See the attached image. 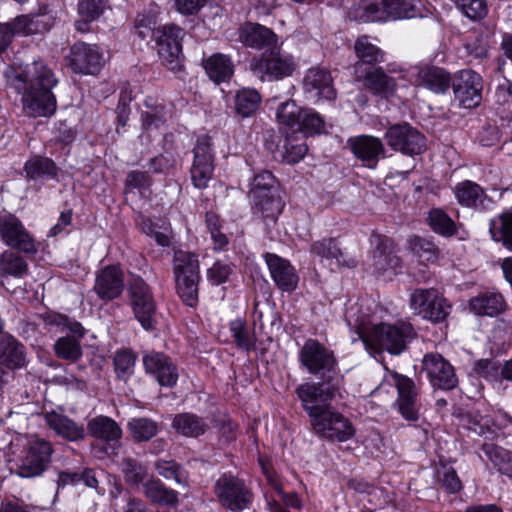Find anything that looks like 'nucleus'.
Wrapping results in <instances>:
<instances>
[{"mask_svg": "<svg viewBox=\"0 0 512 512\" xmlns=\"http://www.w3.org/2000/svg\"><path fill=\"white\" fill-rule=\"evenodd\" d=\"M388 381L397 390V399L394 405L397 407L398 412L407 421H417L419 419L420 403L418 400V388L414 381L397 372H390Z\"/></svg>", "mask_w": 512, "mask_h": 512, "instance_id": "f8f14e48", "label": "nucleus"}, {"mask_svg": "<svg viewBox=\"0 0 512 512\" xmlns=\"http://www.w3.org/2000/svg\"><path fill=\"white\" fill-rule=\"evenodd\" d=\"M9 85L21 95L25 113L31 117H50L57 102L52 89L58 80L42 60L11 67L5 72Z\"/></svg>", "mask_w": 512, "mask_h": 512, "instance_id": "f03ea898", "label": "nucleus"}, {"mask_svg": "<svg viewBox=\"0 0 512 512\" xmlns=\"http://www.w3.org/2000/svg\"><path fill=\"white\" fill-rule=\"evenodd\" d=\"M492 239L512 250V212H504L490 222Z\"/></svg>", "mask_w": 512, "mask_h": 512, "instance_id": "79ce46f5", "label": "nucleus"}, {"mask_svg": "<svg viewBox=\"0 0 512 512\" xmlns=\"http://www.w3.org/2000/svg\"><path fill=\"white\" fill-rule=\"evenodd\" d=\"M156 24L157 21L155 15H138L135 22L136 33L142 40H145L148 37L154 39L157 30Z\"/></svg>", "mask_w": 512, "mask_h": 512, "instance_id": "69168bd1", "label": "nucleus"}, {"mask_svg": "<svg viewBox=\"0 0 512 512\" xmlns=\"http://www.w3.org/2000/svg\"><path fill=\"white\" fill-rule=\"evenodd\" d=\"M422 364L433 388L449 391L457 386L455 369L442 355L429 353L424 356Z\"/></svg>", "mask_w": 512, "mask_h": 512, "instance_id": "6ab92c4d", "label": "nucleus"}, {"mask_svg": "<svg viewBox=\"0 0 512 512\" xmlns=\"http://www.w3.org/2000/svg\"><path fill=\"white\" fill-rule=\"evenodd\" d=\"M127 429L136 443L147 442L158 433V423L147 417H134L127 423Z\"/></svg>", "mask_w": 512, "mask_h": 512, "instance_id": "a19ab883", "label": "nucleus"}, {"mask_svg": "<svg viewBox=\"0 0 512 512\" xmlns=\"http://www.w3.org/2000/svg\"><path fill=\"white\" fill-rule=\"evenodd\" d=\"M229 329L238 348L250 351L255 348L256 337L241 319L230 322Z\"/></svg>", "mask_w": 512, "mask_h": 512, "instance_id": "5fc2aeb1", "label": "nucleus"}, {"mask_svg": "<svg viewBox=\"0 0 512 512\" xmlns=\"http://www.w3.org/2000/svg\"><path fill=\"white\" fill-rule=\"evenodd\" d=\"M0 236L10 248L25 254H36L38 247L34 237L13 214H0Z\"/></svg>", "mask_w": 512, "mask_h": 512, "instance_id": "ddd939ff", "label": "nucleus"}, {"mask_svg": "<svg viewBox=\"0 0 512 512\" xmlns=\"http://www.w3.org/2000/svg\"><path fill=\"white\" fill-rule=\"evenodd\" d=\"M232 273V265L216 261L207 270V279L212 285L218 286L228 281Z\"/></svg>", "mask_w": 512, "mask_h": 512, "instance_id": "e2e57ef3", "label": "nucleus"}, {"mask_svg": "<svg viewBox=\"0 0 512 512\" xmlns=\"http://www.w3.org/2000/svg\"><path fill=\"white\" fill-rule=\"evenodd\" d=\"M124 285L122 269L118 265H107L96 271L93 291L100 300L109 302L120 297Z\"/></svg>", "mask_w": 512, "mask_h": 512, "instance_id": "aec40b11", "label": "nucleus"}, {"mask_svg": "<svg viewBox=\"0 0 512 512\" xmlns=\"http://www.w3.org/2000/svg\"><path fill=\"white\" fill-rule=\"evenodd\" d=\"M275 177L270 171L263 170L256 174L251 182L249 195L257 193H274Z\"/></svg>", "mask_w": 512, "mask_h": 512, "instance_id": "680f3d73", "label": "nucleus"}, {"mask_svg": "<svg viewBox=\"0 0 512 512\" xmlns=\"http://www.w3.org/2000/svg\"><path fill=\"white\" fill-rule=\"evenodd\" d=\"M497 104L500 106V113L505 114L512 120V84L508 87L500 86L495 92Z\"/></svg>", "mask_w": 512, "mask_h": 512, "instance_id": "774afa93", "label": "nucleus"}, {"mask_svg": "<svg viewBox=\"0 0 512 512\" xmlns=\"http://www.w3.org/2000/svg\"><path fill=\"white\" fill-rule=\"evenodd\" d=\"M250 198L253 215L263 221L266 235L273 240L278 234L277 220L284 208L282 199L275 193H257Z\"/></svg>", "mask_w": 512, "mask_h": 512, "instance_id": "f3484780", "label": "nucleus"}, {"mask_svg": "<svg viewBox=\"0 0 512 512\" xmlns=\"http://www.w3.org/2000/svg\"><path fill=\"white\" fill-rule=\"evenodd\" d=\"M184 30L175 24L157 27L154 40L159 58L164 66L177 73L182 69V39Z\"/></svg>", "mask_w": 512, "mask_h": 512, "instance_id": "6e6552de", "label": "nucleus"}, {"mask_svg": "<svg viewBox=\"0 0 512 512\" xmlns=\"http://www.w3.org/2000/svg\"><path fill=\"white\" fill-rule=\"evenodd\" d=\"M296 64L292 55L282 51L276 45L266 49L251 62V70L262 82L282 80L292 75Z\"/></svg>", "mask_w": 512, "mask_h": 512, "instance_id": "0eeeda50", "label": "nucleus"}, {"mask_svg": "<svg viewBox=\"0 0 512 512\" xmlns=\"http://www.w3.org/2000/svg\"><path fill=\"white\" fill-rule=\"evenodd\" d=\"M136 355L129 350L117 351L114 355V368L121 380H127L134 372Z\"/></svg>", "mask_w": 512, "mask_h": 512, "instance_id": "bf43d9fd", "label": "nucleus"}, {"mask_svg": "<svg viewBox=\"0 0 512 512\" xmlns=\"http://www.w3.org/2000/svg\"><path fill=\"white\" fill-rule=\"evenodd\" d=\"M128 292L135 318L145 330L154 329L156 324V303L149 285L141 277L132 276Z\"/></svg>", "mask_w": 512, "mask_h": 512, "instance_id": "1a4fd4ad", "label": "nucleus"}, {"mask_svg": "<svg viewBox=\"0 0 512 512\" xmlns=\"http://www.w3.org/2000/svg\"><path fill=\"white\" fill-rule=\"evenodd\" d=\"M214 492L221 506L231 512L249 509L254 499L245 481L231 473H224L216 480Z\"/></svg>", "mask_w": 512, "mask_h": 512, "instance_id": "423d86ee", "label": "nucleus"}, {"mask_svg": "<svg viewBox=\"0 0 512 512\" xmlns=\"http://www.w3.org/2000/svg\"><path fill=\"white\" fill-rule=\"evenodd\" d=\"M87 431L92 437L106 444V453H116L122 436V429L116 421L103 415L96 416L88 421Z\"/></svg>", "mask_w": 512, "mask_h": 512, "instance_id": "393cba45", "label": "nucleus"}, {"mask_svg": "<svg viewBox=\"0 0 512 512\" xmlns=\"http://www.w3.org/2000/svg\"><path fill=\"white\" fill-rule=\"evenodd\" d=\"M45 325L49 328H58L60 332H69L74 335L84 336V328L79 322L71 321L67 316L57 313L44 317Z\"/></svg>", "mask_w": 512, "mask_h": 512, "instance_id": "4d7b16f0", "label": "nucleus"}, {"mask_svg": "<svg viewBox=\"0 0 512 512\" xmlns=\"http://www.w3.org/2000/svg\"><path fill=\"white\" fill-rule=\"evenodd\" d=\"M240 37L245 45L256 49H269L277 42V36L271 29L253 23L242 28Z\"/></svg>", "mask_w": 512, "mask_h": 512, "instance_id": "473e14b6", "label": "nucleus"}, {"mask_svg": "<svg viewBox=\"0 0 512 512\" xmlns=\"http://www.w3.org/2000/svg\"><path fill=\"white\" fill-rule=\"evenodd\" d=\"M204 69L212 81L221 83L232 77L234 65L228 56L215 53L204 60Z\"/></svg>", "mask_w": 512, "mask_h": 512, "instance_id": "e433bc0d", "label": "nucleus"}, {"mask_svg": "<svg viewBox=\"0 0 512 512\" xmlns=\"http://www.w3.org/2000/svg\"><path fill=\"white\" fill-rule=\"evenodd\" d=\"M53 448L50 442L36 439L30 442L26 454L18 464V474L23 478L40 476L48 467Z\"/></svg>", "mask_w": 512, "mask_h": 512, "instance_id": "4468645a", "label": "nucleus"}, {"mask_svg": "<svg viewBox=\"0 0 512 512\" xmlns=\"http://www.w3.org/2000/svg\"><path fill=\"white\" fill-rule=\"evenodd\" d=\"M108 0H80L78 12L83 18L96 20L104 12Z\"/></svg>", "mask_w": 512, "mask_h": 512, "instance_id": "0e129e2a", "label": "nucleus"}, {"mask_svg": "<svg viewBox=\"0 0 512 512\" xmlns=\"http://www.w3.org/2000/svg\"><path fill=\"white\" fill-rule=\"evenodd\" d=\"M419 15L413 0H389L379 3H359L349 11V16L359 22H385L411 19Z\"/></svg>", "mask_w": 512, "mask_h": 512, "instance_id": "7ed1b4c3", "label": "nucleus"}, {"mask_svg": "<svg viewBox=\"0 0 512 512\" xmlns=\"http://www.w3.org/2000/svg\"><path fill=\"white\" fill-rule=\"evenodd\" d=\"M419 85L435 92L444 93L450 86L449 74L442 68L425 67L418 72Z\"/></svg>", "mask_w": 512, "mask_h": 512, "instance_id": "58836bf2", "label": "nucleus"}, {"mask_svg": "<svg viewBox=\"0 0 512 512\" xmlns=\"http://www.w3.org/2000/svg\"><path fill=\"white\" fill-rule=\"evenodd\" d=\"M370 242L373 247L371 265L375 273L382 274L388 270L396 272L401 267V259L395 254L393 241L390 238L373 233Z\"/></svg>", "mask_w": 512, "mask_h": 512, "instance_id": "4be33fe9", "label": "nucleus"}, {"mask_svg": "<svg viewBox=\"0 0 512 512\" xmlns=\"http://www.w3.org/2000/svg\"><path fill=\"white\" fill-rule=\"evenodd\" d=\"M304 137L325 133V121L323 117L312 108H305L302 114L297 133Z\"/></svg>", "mask_w": 512, "mask_h": 512, "instance_id": "864d4df0", "label": "nucleus"}, {"mask_svg": "<svg viewBox=\"0 0 512 512\" xmlns=\"http://www.w3.org/2000/svg\"><path fill=\"white\" fill-rule=\"evenodd\" d=\"M354 50L358 58L354 65L355 76L363 75L364 71L384 61V52L371 43L368 36L358 37L354 44Z\"/></svg>", "mask_w": 512, "mask_h": 512, "instance_id": "c85d7f7f", "label": "nucleus"}, {"mask_svg": "<svg viewBox=\"0 0 512 512\" xmlns=\"http://www.w3.org/2000/svg\"><path fill=\"white\" fill-rule=\"evenodd\" d=\"M305 108L298 106L295 101L281 103L276 111V119L281 127L297 132Z\"/></svg>", "mask_w": 512, "mask_h": 512, "instance_id": "de8ad7c7", "label": "nucleus"}, {"mask_svg": "<svg viewBox=\"0 0 512 512\" xmlns=\"http://www.w3.org/2000/svg\"><path fill=\"white\" fill-rule=\"evenodd\" d=\"M454 196L462 207L472 208L479 211L489 209L492 199L485 190L476 182L464 180L453 188Z\"/></svg>", "mask_w": 512, "mask_h": 512, "instance_id": "a878e982", "label": "nucleus"}, {"mask_svg": "<svg viewBox=\"0 0 512 512\" xmlns=\"http://www.w3.org/2000/svg\"><path fill=\"white\" fill-rule=\"evenodd\" d=\"M338 391L331 377L327 387L323 383H303L295 389L313 432L329 441L345 442L354 436L355 429L350 420L331 405Z\"/></svg>", "mask_w": 512, "mask_h": 512, "instance_id": "f257e3e1", "label": "nucleus"}, {"mask_svg": "<svg viewBox=\"0 0 512 512\" xmlns=\"http://www.w3.org/2000/svg\"><path fill=\"white\" fill-rule=\"evenodd\" d=\"M145 371L151 374L161 386L176 385L179 374L177 366L161 352H151L143 357Z\"/></svg>", "mask_w": 512, "mask_h": 512, "instance_id": "5701e85b", "label": "nucleus"}, {"mask_svg": "<svg viewBox=\"0 0 512 512\" xmlns=\"http://www.w3.org/2000/svg\"><path fill=\"white\" fill-rule=\"evenodd\" d=\"M82 337L74 334L60 337L54 344L56 355L73 362L79 360L82 356L80 345V338Z\"/></svg>", "mask_w": 512, "mask_h": 512, "instance_id": "3c124183", "label": "nucleus"}, {"mask_svg": "<svg viewBox=\"0 0 512 512\" xmlns=\"http://www.w3.org/2000/svg\"><path fill=\"white\" fill-rule=\"evenodd\" d=\"M483 453L497 470L512 478V452L493 443H484L481 447Z\"/></svg>", "mask_w": 512, "mask_h": 512, "instance_id": "ea45409f", "label": "nucleus"}, {"mask_svg": "<svg viewBox=\"0 0 512 512\" xmlns=\"http://www.w3.org/2000/svg\"><path fill=\"white\" fill-rule=\"evenodd\" d=\"M121 471L125 482L131 487H144L147 479H150L148 468L137 459L127 457L122 460Z\"/></svg>", "mask_w": 512, "mask_h": 512, "instance_id": "a18cd8bd", "label": "nucleus"}, {"mask_svg": "<svg viewBox=\"0 0 512 512\" xmlns=\"http://www.w3.org/2000/svg\"><path fill=\"white\" fill-rule=\"evenodd\" d=\"M263 257L275 285L283 292L294 291L297 288L299 276L291 263L274 253L267 252Z\"/></svg>", "mask_w": 512, "mask_h": 512, "instance_id": "b1692460", "label": "nucleus"}, {"mask_svg": "<svg viewBox=\"0 0 512 512\" xmlns=\"http://www.w3.org/2000/svg\"><path fill=\"white\" fill-rule=\"evenodd\" d=\"M142 493L148 500L159 506L175 507L178 504V493L154 477L147 479Z\"/></svg>", "mask_w": 512, "mask_h": 512, "instance_id": "f704fd0d", "label": "nucleus"}, {"mask_svg": "<svg viewBox=\"0 0 512 512\" xmlns=\"http://www.w3.org/2000/svg\"><path fill=\"white\" fill-rule=\"evenodd\" d=\"M24 172L29 180H48L56 178L58 167L52 159L35 155L26 161Z\"/></svg>", "mask_w": 512, "mask_h": 512, "instance_id": "4c0bfd02", "label": "nucleus"}, {"mask_svg": "<svg viewBox=\"0 0 512 512\" xmlns=\"http://www.w3.org/2000/svg\"><path fill=\"white\" fill-rule=\"evenodd\" d=\"M46 425L54 431V433L69 441L79 442L86 437V429L83 424L74 421L63 413L49 411L44 414Z\"/></svg>", "mask_w": 512, "mask_h": 512, "instance_id": "bb28decb", "label": "nucleus"}, {"mask_svg": "<svg viewBox=\"0 0 512 512\" xmlns=\"http://www.w3.org/2000/svg\"><path fill=\"white\" fill-rule=\"evenodd\" d=\"M175 277L176 290L182 301L190 307L198 303L200 274L196 275H177Z\"/></svg>", "mask_w": 512, "mask_h": 512, "instance_id": "37998d69", "label": "nucleus"}, {"mask_svg": "<svg viewBox=\"0 0 512 512\" xmlns=\"http://www.w3.org/2000/svg\"><path fill=\"white\" fill-rule=\"evenodd\" d=\"M171 426L178 434L189 438H198L205 434L209 428L203 417L191 412L176 414Z\"/></svg>", "mask_w": 512, "mask_h": 512, "instance_id": "72a5a7b5", "label": "nucleus"}, {"mask_svg": "<svg viewBox=\"0 0 512 512\" xmlns=\"http://www.w3.org/2000/svg\"><path fill=\"white\" fill-rule=\"evenodd\" d=\"M410 246L421 262H434L438 257V247L428 239L414 237L410 240Z\"/></svg>", "mask_w": 512, "mask_h": 512, "instance_id": "13d9d810", "label": "nucleus"}, {"mask_svg": "<svg viewBox=\"0 0 512 512\" xmlns=\"http://www.w3.org/2000/svg\"><path fill=\"white\" fill-rule=\"evenodd\" d=\"M469 308L478 316L495 317L504 311L505 300L498 292L484 291L470 299Z\"/></svg>", "mask_w": 512, "mask_h": 512, "instance_id": "7c9ffc66", "label": "nucleus"}, {"mask_svg": "<svg viewBox=\"0 0 512 512\" xmlns=\"http://www.w3.org/2000/svg\"><path fill=\"white\" fill-rule=\"evenodd\" d=\"M155 469L165 479H173L179 485L187 483V472L176 461L159 459L155 462Z\"/></svg>", "mask_w": 512, "mask_h": 512, "instance_id": "6e6d98bb", "label": "nucleus"}, {"mask_svg": "<svg viewBox=\"0 0 512 512\" xmlns=\"http://www.w3.org/2000/svg\"><path fill=\"white\" fill-rule=\"evenodd\" d=\"M67 61L73 72L94 75L102 68L104 57L98 45L76 42L70 49Z\"/></svg>", "mask_w": 512, "mask_h": 512, "instance_id": "a211bd4d", "label": "nucleus"}, {"mask_svg": "<svg viewBox=\"0 0 512 512\" xmlns=\"http://www.w3.org/2000/svg\"><path fill=\"white\" fill-rule=\"evenodd\" d=\"M310 253L315 257H319L322 261L335 260L338 264L341 263L343 257V252L337 240L331 237L313 241L310 246Z\"/></svg>", "mask_w": 512, "mask_h": 512, "instance_id": "8fccbe9b", "label": "nucleus"}, {"mask_svg": "<svg viewBox=\"0 0 512 512\" xmlns=\"http://www.w3.org/2000/svg\"><path fill=\"white\" fill-rule=\"evenodd\" d=\"M456 7L469 19L481 20L488 13L486 0H456Z\"/></svg>", "mask_w": 512, "mask_h": 512, "instance_id": "052dcab7", "label": "nucleus"}, {"mask_svg": "<svg viewBox=\"0 0 512 512\" xmlns=\"http://www.w3.org/2000/svg\"><path fill=\"white\" fill-rule=\"evenodd\" d=\"M25 360L24 346L12 335L0 332V362L11 368H21Z\"/></svg>", "mask_w": 512, "mask_h": 512, "instance_id": "c9c22d12", "label": "nucleus"}, {"mask_svg": "<svg viewBox=\"0 0 512 512\" xmlns=\"http://www.w3.org/2000/svg\"><path fill=\"white\" fill-rule=\"evenodd\" d=\"M410 307L414 314L433 323L446 319L451 306L434 288H418L410 294Z\"/></svg>", "mask_w": 512, "mask_h": 512, "instance_id": "9d476101", "label": "nucleus"}, {"mask_svg": "<svg viewBox=\"0 0 512 512\" xmlns=\"http://www.w3.org/2000/svg\"><path fill=\"white\" fill-rule=\"evenodd\" d=\"M194 161L190 170L193 185L198 189L208 186L214 171V154L211 138L207 135L198 137L194 147Z\"/></svg>", "mask_w": 512, "mask_h": 512, "instance_id": "dca6fc26", "label": "nucleus"}, {"mask_svg": "<svg viewBox=\"0 0 512 512\" xmlns=\"http://www.w3.org/2000/svg\"><path fill=\"white\" fill-rule=\"evenodd\" d=\"M455 99L463 108L477 107L482 100V78L470 69H464L455 74L452 80Z\"/></svg>", "mask_w": 512, "mask_h": 512, "instance_id": "2eb2a0df", "label": "nucleus"}, {"mask_svg": "<svg viewBox=\"0 0 512 512\" xmlns=\"http://www.w3.org/2000/svg\"><path fill=\"white\" fill-rule=\"evenodd\" d=\"M384 139L393 151L406 156L420 155L426 150L425 136L408 123L390 126Z\"/></svg>", "mask_w": 512, "mask_h": 512, "instance_id": "9b49d317", "label": "nucleus"}, {"mask_svg": "<svg viewBox=\"0 0 512 512\" xmlns=\"http://www.w3.org/2000/svg\"><path fill=\"white\" fill-rule=\"evenodd\" d=\"M304 90L312 98L332 100L336 97L333 80L329 71L323 68L309 69L304 77Z\"/></svg>", "mask_w": 512, "mask_h": 512, "instance_id": "cd10ccee", "label": "nucleus"}, {"mask_svg": "<svg viewBox=\"0 0 512 512\" xmlns=\"http://www.w3.org/2000/svg\"><path fill=\"white\" fill-rule=\"evenodd\" d=\"M0 512H47V510L40 506L26 504L20 499H13L1 502Z\"/></svg>", "mask_w": 512, "mask_h": 512, "instance_id": "338daca9", "label": "nucleus"}, {"mask_svg": "<svg viewBox=\"0 0 512 512\" xmlns=\"http://www.w3.org/2000/svg\"><path fill=\"white\" fill-rule=\"evenodd\" d=\"M299 361L310 374L322 375L323 383L328 386L331 377L332 383L339 386V379L336 376V359L331 350L315 339H308L299 351Z\"/></svg>", "mask_w": 512, "mask_h": 512, "instance_id": "39448f33", "label": "nucleus"}, {"mask_svg": "<svg viewBox=\"0 0 512 512\" xmlns=\"http://www.w3.org/2000/svg\"><path fill=\"white\" fill-rule=\"evenodd\" d=\"M414 335L415 332L411 324L380 323L375 325L369 334L363 336L362 341L368 350L375 352L386 350L391 354L399 355Z\"/></svg>", "mask_w": 512, "mask_h": 512, "instance_id": "20e7f679", "label": "nucleus"}, {"mask_svg": "<svg viewBox=\"0 0 512 512\" xmlns=\"http://www.w3.org/2000/svg\"><path fill=\"white\" fill-rule=\"evenodd\" d=\"M173 273L177 275L200 274L198 256L192 252L177 250L173 256Z\"/></svg>", "mask_w": 512, "mask_h": 512, "instance_id": "603ef678", "label": "nucleus"}, {"mask_svg": "<svg viewBox=\"0 0 512 512\" xmlns=\"http://www.w3.org/2000/svg\"><path fill=\"white\" fill-rule=\"evenodd\" d=\"M427 222L434 233L446 238L458 232L455 221L441 208H432L428 213Z\"/></svg>", "mask_w": 512, "mask_h": 512, "instance_id": "c03bdc74", "label": "nucleus"}, {"mask_svg": "<svg viewBox=\"0 0 512 512\" xmlns=\"http://www.w3.org/2000/svg\"><path fill=\"white\" fill-rule=\"evenodd\" d=\"M28 273V264L23 257L13 251L0 255V277L22 278Z\"/></svg>", "mask_w": 512, "mask_h": 512, "instance_id": "49530a36", "label": "nucleus"}, {"mask_svg": "<svg viewBox=\"0 0 512 512\" xmlns=\"http://www.w3.org/2000/svg\"><path fill=\"white\" fill-rule=\"evenodd\" d=\"M357 80H363L365 86L374 94L389 97L396 90V81L388 76L380 67H370L363 75H356Z\"/></svg>", "mask_w": 512, "mask_h": 512, "instance_id": "2f4dec72", "label": "nucleus"}, {"mask_svg": "<svg viewBox=\"0 0 512 512\" xmlns=\"http://www.w3.org/2000/svg\"><path fill=\"white\" fill-rule=\"evenodd\" d=\"M347 145L363 166L375 169L381 158H386V149L382 140L372 135L350 137Z\"/></svg>", "mask_w": 512, "mask_h": 512, "instance_id": "412c9836", "label": "nucleus"}, {"mask_svg": "<svg viewBox=\"0 0 512 512\" xmlns=\"http://www.w3.org/2000/svg\"><path fill=\"white\" fill-rule=\"evenodd\" d=\"M308 151L305 137L300 136L299 133L293 132L287 134L283 140L282 145H277L272 150L275 160L285 162L287 164H294L304 158Z\"/></svg>", "mask_w": 512, "mask_h": 512, "instance_id": "c756f323", "label": "nucleus"}, {"mask_svg": "<svg viewBox=\"0 0 512 512\" xmlns=\"http://www.w3.org/2000/svg\"><path fill=\"white\" fill-rule=\"evenodd\" d=\"M234 102L237 114L250 117L258 110L261 96L255 89L243 88L236 93Z\"/></svg>", "mask_w": 512, "mask_h": 512, "instance_id": "09e8293b", "label": "nucleus"}]
</instances>
